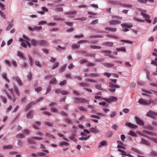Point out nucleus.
Wrapping results in <instances>:
<instances>
[{
  "label": "nucleus",
  "mask_w": 157,
  "mask_h": 157,
  "mask_svg": "<svg viewBox=\"0 0 157 157\" xmlns=\"http://www.w3.org/2000/svg\"><path fill=\"white\" fill-rule=\"evenodd\" d=\"M141 14L144 17L148 19L150 18V16L147 14H145L142 12L141 13Z\"/></svg>",
  "instance_id": "nucleus-44"
},
{
  "label": "nucleus",
  "mask_w": 157,
  "mask_h": 157,
  "mask_svg": "<svg viewBox=\"0 0 157 157\" xmlns=\"http://www.w3.org/2000/svg\"><path fill=\"white\" fill-rule=\"evenodd\" d=\"M144 128L145 129H148L150 130H153V127L150 125H145L144 126Z\"/></svg>",
  "instance_id": "nucleus-34"
},
{
  "label": "nucleus",
  "mask_w": 157,
  "mask_h": 157,
  "mask_svg": "<svg viewBox=\"0 0 157 157\" xmlns=\"http://www.w3.org/2000/svg\"><path fill=\"white\" fill-rule=\"evenodd\" d=\"M33 140H42L41 137H38L35 136H33L31 137L30 139H29L28 140V143L30 144H33L35 145L36 144V142Z\"/></svg>",
  "instance_id": "nucleus-2"
},
{
  "label": "nucleus",
  "mask_w": 157,
  "mask_h": 157,
  "mask_svg": "<svg viewBox=\"0 0 157 157\" xmlns=\"http://www.w3.org/2000/svg\"><path fill=\"white\" fill-rule=\"evenodd\" d=\"M24 137L25 136L22 133L19 134L16 136V138H24Z\"/></svg>",
  "instance_id": "nucleus-33"
},
{
  "label": "nucleus",
  "mask_w": 157,
  "mask_h": 157,
  "mask_svg": "<svg viewBox=\"0 0 157 157\" xmlns=\"http://www.w3.org/2000/svg\"><path fill=\"white\" fill-rule=\"evenodd\" d=\"M98 22V20L96 19L94 21H93L91 23L90 25L96 24Z\"/></svg>",
  "instance_id": "nucleus-63"
},
{
  "label": "nucleus",
  "mask_w": 157,
  "mask_h": 157,
  "mask_svg": "<svg viewBox=\"0 0 157 157\" xmlns=\"http://www.w3.org/2000/svg\"><path fill=\"white\" fill-rule=\"evenodd\" d=\"M17 53L18 56L20 58L23 59L24 60H26V58L24 56V55L21 52L18 51H17Z\"/></svg>",
  "instance_id": "nucleus-19"
},
{
  "label": "nucleus",
  "mask_w": 157,
  "mask_h": 157,
  "mask_svg": "<svg viewBox=\"0 0 157 157\" xmlns=\"http://www.w3.org/2000/svg\"><path fill=\"white\" fill-rule=\"evenodd\" d=\"M90 137V136H89L86 137H80L79 139L81 140H87Z\"/></svg>",
  "instance_id": "nucleus-48"
},
{
  "label": "nucleus",
  "mask_w": 157,
  "mask_h": 157,
  "mask_svg": "<svg viewBox=\"0 0 157 157\" xmlns=\"http://www.w3.org/2000/svg\"><path fill=\"white\" fill-rule=\"evenodd\" d=\"M113 44V43L112 42H106L103 43L102 45H106L107 46L109 47H112Z\"/></svg>",
  "instance_id": "nucleus-14"
},
{
  "label": "nucleus",
  "mask_w": 157,
  "mask_h": 157,
  "mask_svg": "<svg viewBox=\"0 0 157 157\" xmlns=\"http://www.w3.org/2000/svg\"><path fill=\"white\" fill-rule=\"evenodd\" d=\"M147 138H148V139H149L151 140L152 141H153L156 143H157V138L151 137H147Z\"/></svg>",
  "instance_id": "nucleus-57"
},
{
  "label": "nucleus",
  "mask_w": 157,
  "mask_h": 157,
  "mask_svg": "<svg viewBox=\"0 0 157 157\" xmlns=\"http://www.w3.org/2000/svg\"><path fill=\"white\" fill-rule=\"evenodd\" d=\"M135 121L136 123L139 125H144V122L141 120L138 117L136 116L135 117Z\"/></svg>",
  "instance_id": "nucleus-4"
},
{
  "label": "nucleus",
  "mask_w": 157,
  "mask_h": 157,
  "mask_svg": "<svg viewBox=\"0 0 157 157\" xmlns=\"http://www.w3.org/2000/svg\"><path fill=\"white\" fill-rule=\"evenodd\" d=\"M35 105V103H34V102H31L29 103L28 105L26 106V107L25 108V110L26 111H28L29 110L31 107L33 105Z\"/></svg>",
  "instance_id": "nucleus-10"
},
{
  "label": "nucleus",
  "mask_w": 157,
  "mask_h": 157,
  "mask_svg": "<svg viewBox=\"0 0 157 157\" xmlns=\"http://www.w3.org/2000/svg\"><path fill=\"white\" fill-rule=\"evenodd\" d=\"M76 11H71L64 13L65 15H74L76 13Z\"/></svg>",
  "instance_id": "nucleus-24"
},
{
  "label": "nucleus",
  "mask_w": 157,
  "mask_h": 157,
  "mask_svg": "<svg viewBox=\"0 0 157 157\" xmlns=\"http://www.w3.org/2000/svg\"><path fill=\"white\" fill-rule=\"evenodd\" d=\"M126 125L132 128H136L138 127V126L136 125L133 124L130 122H127L126 124Z\"/></svg>",
  "instance_id": "nucleus-7"
},
{
  "label": "nucleus",
  "mask_w": 157,
  "mask_h": 157,
  "mask_svg": "<svg viewBox=\"0 0 157 157\" xmlns=\"http://www.w3.org/2000/svg\"><path fill=\"white\" fill-rule=\"evenodd\" d=\"M32 75V74L31 72L30 71L28 73V74L27 75V77L28 80L30 81L31 80Z\"/></svg>",
  "instance_id": "nucleus-28"
},
{
  "label": "nucleus",
  "mask_w": 157,
  "mask_h": 157,
  "mask_svg": "<svg viewBox=\"0 0 157 157\" xmlns=\"http://www.w3.org/2000/svg\"><path fill=\"white\" fill-rule=\"evenodd\" d=\"M2 149L3 150L11 149L13 148V146L12 145H8L5 146L3 147Z\"/></svg>",
  "instance_id": "nucleus-21"
},
{
  "label": "nucleus",
  "mask_w": 157,
  "mask_h": 157,
  "mask_svg": "<svg viewBox=\"0 0 157 157\" xmlns=\"http://www.w3.org/2000/svg\"><path fill=\"white\" fill-rule=\"evenodd\" d=\"M100 146H105L107 145V142L105 140H103L100 143Z\"/></svg>",
  "instance_id": "nucleus-50"
},
{
  "label": "nucleus",
  "mask_w": 157,
  "mask_h": 157,
  "mask_svg": "<svg viewBox=\"0 0 157 157\" xmlns=\"http://www.w3.org/2000/svg\"><path fill=\"white\" fill-rule=\"evenodd\" d=\"M59 62H56V63H55L52 67V69H56V68L57 67H58V66H59Z\"/></svg>",
  "instance_id": "nucleus-55"
},
{
  "label": "nucleus",
  "mask_w": 157,
  "mask_h": 157,
  "mask_svg": "<svg viewBox=\"0 0 157 157\" xmlns=\"http://www.w3.org/2000/svg\"><path fill=\"white\" fill-rule=\"evenodd\" d=\"M132 151L137 153L138 154H143V153H141L140 151H139L136 148L132 147Z\"/></svg>",
  "instance_id": "nucleus-37"
},
{
  "label": "nucleus",
  "mask_w": 157,
  "mask_h": 157,
  "mask_svg": "<svg viewBox=\"0 0 157 157\" xmlns=\"http://www.w3.org/2000/svg\"><path fill=\"white\" fill-rule=\"evenodd\" d=\"M45 135L46 136L48 137H50L53 139H56V137L53 135H51L49 133H46L45 134Z\"/></svg>",
  "instance_id": "nucleus-39"
},
{
  "label": "nucleus",
  "mask_w": 157,
  "mask_h": 157,
  "mask_svg": "<svg viewBox=\"0 0 157 157\" xmlns=\"http://www.w3.org/2000/svg\"><path fill=\"white\" fill-rule=\"evenodd\" d=\"M60 114L63 116H64L65 117H68V114L66 113L64 111H61L60 112Z\"/></svg>",
  "instance_id": "nucleus-54"
},
{
  "label": "nucleus",
  "mask_w": 157,
  "mask_h": 157,
  "mask_svg": "<svg viewBox=\"0 0 157 157\" xmlns=\"http://www.w3.org/2000/svg\"><path fill=\"white\" fill-rule=\"evenodd\" d=\"M66 67V65H65L61 66L59 69V72H61L64 71L65 70Z\"/></svg>",
  "instance_id": "nucleus-38"
},
{
  "label": "nucleus",
  "mask_w": 157,
  "mask_h": 157,
  "mask_svg": "<svg viewBox=\"0 0 157 157\" xmlns=\"http://www.w3.org/2000/svg\"><path fill=\"white\" fill-rule=\"evenodd\" d=\"M47 44V42L44 40H40L38 41V45L41 46L46 45Z\"/></svg>",
  "instance_id": "nucleus-11"
},
{
  "label": "nucleus",
  "mask_w": 157,
  "mask_h": 157,
  "mask_svg": "<svg viewBox=\"0 0 157 157\" xmlns=\"http://www.w3.org/2000/svg\"><path fill=\"white\" fill-rule=\"evenodd\" d=\"M128 134L133 136H137V135L136 134L135 132H133L132 131H130L129 133Z\"/></svg>",
  "instance_id": "nucleus-53"
},
{
  "label": "nucleus",
  "mask_w": 157,
  "mask_h": 157,
  "mask_svg": "<svg viewBox=\"0 0 157 157\" xmlns=\"http://www.w3.org/2000/svg\"><path fill=\"white\" fill-rule=\"evenodd\" d=\"M90 132L93 133H97L99 132V131L97 129L96 127L95 128H91L90 129Z\"/></svg>",
  "instance_id": "nucleus-20"
},
{
  "label": "nucleus",
  "mask_w": 157,
  "mask_h": 157,
  "mask_svg": "<svg viewBox=\"0 0 157 157\" xmlns=\"http://www.w3.org/2000/svg\"><path fill=\"white\" fill-rule=\"evenodd\" d=\"M56 79L55 78H53L50 80L49 83L51 84H53L54 83H56Z\"/></svg>",
  "instance_id": "nucleus-26"
},
{
  "label": "nucleus",
  "mask_w": 157,
  "mask_h": 157,
  "mask_svg": "<svg viewBox=\"0 0 157 157\" xmlns=\"http://www.w3.org/2000/svg\"><path fill=\"white\" fill-rule=\"evenodd\" d=\"M13 78L16 80L17 82L20 86H22V83L21 81L18 76H17L15 77H13Z\"/></svg>",
  "instance_id": "nucleus-13"
},
{
  "label": "nucleus",
  "mask_w": 157,
  "mask_h": 157,
  "mask_svg": "<svg viewBox=\"0 0 157 157\" xmlns=\"http://www.w3.org/2000/svg\"><path fill=\"white\" fill-rule=\"evenodd\" d=\"M95 55H96L95 54H94V53H88V54H86L85 55V56H86V57L90 56V57H95Z\"/></svg>",
  "instance_id": "nucleus-47"
},
{
  "label": "nucleus",
  "mask_w": 157,
  "mask_h": 157,
  "mask_svg": "<svg viewBox=\"0 0 157 157\" xmlns=\"http://www.w3.org/2000/svg\"><path fill=\"white\" fill-rule=\"evenodd\" d=\"M87 63L86 66L87 67H93L96 65V64L94 63H92L89 62H87Z\"/></svg>",
  "instance_id": "nucleus-45"
},
{
  "label": "nucleus",
  "mask_w": 157,
  "mask_h": 157,
  "mask_svg": "<svg viewBox=\"0 0 157 157\" xmlns=\"http://www.w3.org/2000/svg\"><path fill=\"white\" fill-rule=\"evenodd\" d=\"M13 20L12 21V22H13ZM9 25L6 28V30H9L13 27V25L12 23L9 22Z\"/></svg>",
  "instance_id": "nucleus-23"
},
{
  "label": "nucleus",
  "mask_w": 157,
  "mask_h": 157,
  "mask_svg": "<svg viewBox=\"0 0 157 157\" xmlns=\"http://www.w3.org/2000/svg\"><path fill=\"white\" fill-rule=\"evenodd\" d=\"M35 63L36 65L39 67H41V64H40L39 62L37 60H36L35 61Z\"/></svg>",
  "instance_id": "nucleus-42"
},
{
  "label": "nucleus",
  "mask_w": 157,
  "mask_h": 157,
  "mask_svg": "<svg viewBox=\"0 0 157 157\" xmlns=\"http://www.w3.org/2000/svg\"><path fill=\"white\" fill-rule=\"evenodd\" d=\"M90 48H93L94 49H101V47L99 46H97L96 45H91L90 46Z\"/></svg>",
  "instance_id": "nucleus-52"
},
{
  "label": "nucleus",
  "mask_w": 157,
  "mask_h": 157,
  "mask_svg": "<svg viewBox=\"0 0 157 157\" xmlns=\"http://www.w3.org/2000/svg\"><path fill=\"white\" fill-rule=\"evenodd\" d=\"M61 94L62 95H66L68 94L69 92L65 90H63L60 92Z\"/></svg>",
  "instance_id": "nucleus-49"
},
{
  "label": "nucleus",
  "mask_w": 157,
  "mask_h": 157,
  "mask_svg": "<svg viewBox=\"0 0 157 157\" xmlns=\"http://www.w3.org/2000/svg\"><path fill=\"white\" fill-rule=\"evenodd\" d=\"M141 140L140 142V143L141 144H144L149 146H150L151 144L147 140H145V139L143 138H141Z\"/></svg>",
  "instance_id": "nucleus-8"
},
{
  "label": "nucleus",
  "mask_w": 157,
  "mask_h": 157,
  "mask_svg": "<svg viewBox=\"0 0 157 157\" xmlns=\"http://www.w3.org/2000/svg\"><path fill=\"white\" fill-rule=\"evenodd\" d=\"M111 101H117L118 100L117 98L116 97L111 96L110 97Z\"/></svg>",
  "instance_id": "nucleus-43"
},
{
  "label": "nucleus",
  "mask_w": 157,
  "mask_h": 157,
  "mask_svg": "<svg viewBox=\"0 0 157 157\" xmlns=\"http://www.w3.org/2000/svg\"><path fill=\"white\" fill-rule=\"evenodd\" d=\"M101 52L103 53H108L111 54L112 52L111 51L109 50H101Z\"/></svg>",
  "instance_id": "nucleus-59"
},
{
  "label": "nucleus",
  "mask_w": 157,
  "mask_h": 157,
  "mask_svg": "<svg viewBox=\"0 0 157 157\" xmlns=\"http://www.w3.org/2000/svg\"><path fill=\"white\" fill-rule=\"evenodd\" d=\"M151 63L157 66V58H156L154 60L152 61Z\"/></svg>",
  "instance_id": "nucleus-62"
},
{
  "label": "nucleus",
  "mask_w": 157,
  "mask_h": 157,
  "mask_svg": "<svg viewBox=\"0 0 157 157\" xmlns=\"http://www.w3.org/2000/svg\"><path fill=\"white\" fill-rule=\"evenodd\" d=\"M105 29L106 30H108L112 32H116L117 29L115 28H110L109 27H106L105 28Z\"/></svg>",
  "instance_id": "nucleus-18"
},
{
  "label": "nucleus",
  "mask_w": 157,
  "mask_h": 157,
  "mask_svg": "<svg viewBox=\"0 0 157 157\" xmlns=\"http://www.w3.org/2000/svg\"><path fill=\"white\" fill-rule=\"evenodd\" d=\"M143 132L144 133H147V134L151 135L152 136H156V134L155 133L153 132H150L149 131L146 130H143Z\"/></svg>",
  "instance_id": "nucleus-16"
},
{
  "label": "nucleus",
  "mask_w": 157,
  "mask_h": 157,
  "mask_svg": "<svg viewBox=\"0 0 157 157\" xmlns=\"http://www.w3.org/2000/svg\"><path fill=\"white\" fill-rule=\"evenodd\" d=\"M26 117L28 119H32L33 118V111L30 110L27 113Z\"/></svg>",
  "instance_id": "nucleus-6"
},
{
  "label": "nucleus",
  "mask_w": 157,
  "mask_h": 157,
  "mask_svg": "<svg viewBox=\"0 0 157 157\" xmlns=\"http://www.w3.org/2000/svg\"><path fill=\"white\" fill-rule=\"evenodd\" d=\"M116 49L118 51H121L124 52H125L126 51L125 47H124L121 48H117Z\"/></svg>",
  "instance_id": "nucleus-41"
},
{
  "label": "nucleus",
  "mask_w": 157,
  "mask_h": 157,
  "mask_svg": "<svg viewBox=\"0 0 157 157\" xmlns=\"http://www.w3.org/2000/svg\"><path fill=\"white\" fill-rule=\"evenodd\" d=\"M51 111L52 112L56 113H58V110L56 109L54 107H51Z\"/></svg>",
  "instance_id": "nucleus-36"
},
{
  "label": "nucleus",
  "mask_w": 157,
  "mask_h": 157,
  "mask_svg": "<svg viewBox=\"0 0 157 157\" xmlns=\"http://www.w3.org/2000/svg\"><path fill=\"white\" fill-rule=\"evenodd\" d=\"M80 45H77V44H74L72 45V48L73 49H78L80 47Z\"/></svg>",
  "instance_id": "nucleus-31"
},
{
  "label": "nucleus",
  "mask_w": 157,
  "mask_h": 157,
  "mask_svg": "<svg viewBox=\"0 0 157 157\" xmlns=\"http://www.w3.org/2000/svg\"><path fill=\"white\" fill-rule=\"evenodd\" d=\"M59 146H63V145L65 146H68L69 145V144L65 141H63L62 142H60L59 143Z\"/></svg>",
  "instance_id": "nucleus-25"
},
{
  "label": "nucleus",
  "mask_w": 157,
  "mask_h": 157,
  "mask_svg": "<svg viewBox=\"0 0 157 157\" xmlns=\"http://www.w3.org/2000/svg\"><path fill=\"white\" fill-rule=\"evenodd\" d=\"M85 75L90 77H96L100 76V74L97 73H90L88 74H85Z\"/></svg>",
  "instance_id": "nucleus-5"
},
{
  "label": "nucleus",
  "mask_w": 157,
  "mask_h": 157,
  "mask_svg": "<svg viewBox=\"0 0 157 157\" xmlns=\"http://www.w3.org/2000/svg\"><path fill=\"white\" fill-rule=\"evenodd\" d=\"M74 102L75 103H82L83 102L89 103V101L83 98L75 97L73 98Z\"/></svg>",
  "instance_id": "nucleus-1"
},
{
  "label": "nucleus",
  "mask_w": 157,
  "mask_h": 157,
  "mask_svg": "<svg viewBox=\"0 0 157 157\" xmlns=\"http://www.w3.org/2000/svg\"><path fill=\"white\" fill-rule=\"evenodd\" d=\"M121 26H122L123 28H130L132 27V26L131 25L128 23H126L121 24Z\"/></svg>",
  "instance_id": "nucleus-15"
},
{
  "label": "nucleus",
  "mask_w": 157,
  "mask_h": 157,
  "mask_svg": "<svg viewBox=\"0 0 157 157\" xmlns=\"http://www.w3.org/2000/svg\"><path fill=\"white\" fill-rule=\"evenodd\" d=\"M112 17L113 19H116L120 20H121L122 19V17H121L117 16H112Z\"/></svg>",
  "instance_id": "nucleus-58"
},
{
  "label": "nucleus",
  "mask_w": 157,
  "mask_h": 157,
  "mask_svg": "<svg viewBox=\"0 0 157 157\" xmlns=\"http://www.w3.org/2000/svg\"><path fill=\"white\" fill-rule=\"evenodd\" d=\"M109 4H112L113 5H117L118 4V2L117 1H113L112 0H110L108 2Z\"/></svg>",
  "instance_id": "nucleus-27"
},
{
  "label": "nucleus",
  "mask_w": 157,
  "mask_h": 157,
  "mask_svg": "<svg viewBox=\"0 0 157 157\" xmlns=\"http://www.w3.org/2000/svg\"><path fill=\"white\" fill-rule=\"evenodd\" d=\"M103 64L105 67H113L114 66V64L113 63H104Z\"/></svg>",
  "instance_id": "nucleus-22"
},
{
  "label": "nucleus",
  "mask_w": 157,
  "mask_h": 157,
  "mask_svg": "<svg viewBox=\"0 0 157 157\" xmlns=\"http://www.w3.org/2000/svg\"><path fill=\"white\" fill-rule=\"evenodd\" d=\"M87 62V60L83 59H81L79 61V63L81 64Z\"/></svg>",
  "instance_id": "nucleus-61"
},
{
  "label": "nucleus",
  "mask_w": 157,
  "mask_h": 157,
  "mask_svg": "<svg viewBox=\"0 0 157 157\" xmlns=\"http://www.w3.org/2000/svg\"><path fill=\"white\" fill-rule=\"evenodd\" d=\"M95 87L96 89L100 90H102V89L101 87V84H97L95 85Z\"/></svg>",
  "instance_id": "nucleus-51"
},
{
  "label": "nucleus",
  "mask_w": 157,
  "mask_h": 157,
  "mask_svg": "<svg viewBox=\"0 0 157 157\" xmlns=\"http://www.w3.org/2000/svg\"><path fill=\"white\" fill-rule=\"evenodd\" d=\"M67 81L65 80H64L62 82H60V83H59V84L61 86H63L65 85Z\"/></svg>",
  "instance_id": "nucleus-60"
},
{
  "label": "nucleus",
  "mask_w": 157,
  "mask_h": 157,
  "mask_svg": "<svg viewBox=\"0 0 157 157\" xmlns=\"http://www.w3.org/2000/svg\"><path fill=\"white\" fill-rule=\"evenodd\" d=\"M76 136L75 134H72L69 138L71 140H73V141L76 142H77V140L75 138Z\"/></svg>",
  "instance_id": "nucleus-17"
},
{
  "label": "nucleus",
  "mask_w": 157,
  "mask_h": 157,
  "mask_svg": "<svg viewBox=\"0 0 157 157\" xmlns=\"http://www.w3.org/2000/svg\"><path fill=\"white\" fill-rule=\"evenodd\" d=\"M64 120L65 122L67 123L70 124L72 123V121L68 118H65Z\"/></svg>",
  "instance_id": "nucleus-56"
},
{
  "label": "nucleus",
  "mask_w": 157,
  "mask_h": 157,
  "mask_svg": "<svg viewBox=\"0 0 157 157\" xmlns=\"http://www.w3.org/2000/svg\"><path fill=\"white\" fill-rule=\"evenodd\" d=\"M2 76L3 78L8 82H9L10 81L9 79L6 77V75L5 73H3L2 74Z\"/></svg>",
  "instance_id": "nucleus-35"
},
{
  "label": "nucleus",
  "mask_w": 157,
  "mask_h": 157,
  "mask_svg": "<svg viewBox=\"0 0 157 157\" xmlns=\"http://www.w3.org/2000/svg\"><path fill=\"white\" fill-rule=\"evenodd\" d=\"M109 23L110 25H116L120 24L121 22L117 20H111L109 21Z\"/></svg>",
  "instance_id": "nucleus-9"
},
{
  "label": "nucleus",
  "mask_w": 157,
  "mask_h": 157,
  "mask_svg": "<svg viewBox=\"0 0 157 157\" xmlns=\"http://www.w3.org/2000/svg\"><path fill=\"white\" fill-rule=\"evenodd\" d=\"M113 132L111 131H108L106 134V136L108 137H110L113 135Z\"/></svg>",
  "instance_id": "nucleus-32"
},
{
  "label": "nucleus",
  "mask_w": 157,
  "mask_h": 157,
  "mask_svg": "<svg viewBox=\"0 0 157 157\" xmlns=\"http://www.w3.org/2000/svg\"><path fill=\"white\" fill-rule=\"evenodd\" d=\"M150 155L151 156H157V153L154 151H151L150 153Z\"/></svg>",
  "instance_id": "nucleus-64"
},
{
  "label": "nucleus",
  "mask_w": 157,
  "mask_h": 157,
  "mask_svg": "<svg viewBox=\"0 0 157 157\" xmlns=\"http://www.w3.org/2000/svg\"><path fill=\"white\" fill-rule=\"evenodd\" d=\"M31 44L34 47H36L38 45V41H36L34 39L31 40Z\"/></svg>",
  "instance_id": "nucleus-12"
},
{
  "label": "nucleus",
  "mask_w": 157,
  "mask_h": 157,
  "mask_svg": "<svg viewBox=\"0 0 157 157\" xmlns=\"http://www.w3.org/2000/svg\"><path fill=\"white\" fill-rule=\"evenodd\" d=\"M79 85L80 86L83 87L87 86L88 84L87 83L80 82L79 83Z\"/></svg>",
  "instance_id": "nucleus-46"
},
{
  "label": "nucleus",
  "mask_w": 157,
  "mask_h": 157,
  "mask_svg": "<svg viewBox=\"0 0 157 157\" xmlns=\"http://www.w3.org/2000/svg\"><path fill=\"white\" fill-rule=\"evenodd\" d=\"M104 37V36L102 35H96L93 36H90L89 37V38H103Z\"/></svg>",
  "instance_id": "nucleus-30"
},
{
  "label": "nucleus",
  "mask_w": 157,
  "mask_h": 157,
  "mask_svg": "<svg viewBox=\"0 0 157 157\" xmlns=\"http://www.w3.org/2000/svg\"><path fill=\"white\" fill-rule=\"evenodd\" d=\"M22 132L25 134L28 135L30 134V131L27 129H25L22 130Z\"/></svg>",
  "instance_id": "nucleus-29"
},
{
  "label": "nucleus",
  "mask_w": 157,
  "mask_h": 157,
  "mask_svg": "<svg viewBox=\"0 0 157 157\" xmlns=\"http://www.w3.org/2000/svg\"><path fill=\"white\" fill-rule=\"evenodd\" d=\"M57 134L59 136L62 137L63 139L66 141H68V140L64 137L63 134L59 133H57Z\"/></svg>",
  "instance_id": "nucleus-40"
},
{
  "label": "nucleus",
  "mask_w": 157,
  "mask_h": 157,
  "mask_svg": "<svg viewBox=\"0 0 157 157\" xmlns=\"http://www.w3.org/2000/svg\"><path fill=\"white\" fill-rule=\"evenodd\" d=\"M139 102L142 104L144 105H148L151 103V102L148 100H144L142 98H140L139 100Z\"/></svg>",
  "instance_id": "nucleus-3"
}]
</instances>
